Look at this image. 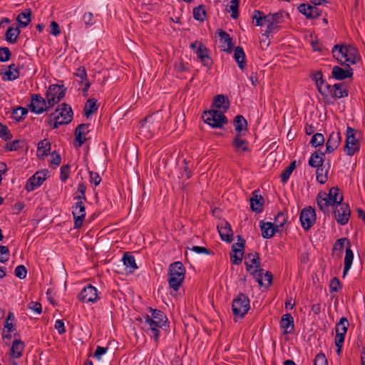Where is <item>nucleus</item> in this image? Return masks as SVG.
Returning a JSON list of instances; mask_svg holds the SVG:
<instances>
[{"mask_svg":"<svg viewBox=\"0 0 365 365\" xmlns=\"http://www.w3.org/2000/svg\"><path fill=\"white\" fill-rule=\"evenodd\" d=\"M148 309L150 314L143 316L144 330L158 341L160 337L159 329L165 326L168 319L161 310L152 307H149Z\"/></svg>","mask_w":365,"mask_h":365,"instance_id":"nucleus-1","label":"nucleus"},{"mask_svg":"<svg viewBox=\"0 0 365 365\" xmlns=\"http://www.w3.org/2000/svg\"><path fill=\"white\" fill-rule=\"evenodd\" d=\"M331 53L333 57L345 66L354 65L361 60V56L357 48L349 44H336L333 47Z\"/></svg>","mask_w":365,"mask_h":365,"instance_id":"nucleus-2","label":"nucleus"},{"mask_svg":"<svg viewBox=\"0 0 365 365\" xmlns=\"http://www.w3.org/2000/svg\"><path fill=\"white\" fill-rule=\"evenodd\" d=\"M343 201V195L340 192L339 188L331 187L329 193L326 192H319L317 197V202L320 209L324 213L329 212V207L330 206L334 207L339 205Z\"/></svg>","mask_w":365,"mask_h":365,"instance_id":"nucleus-3","label":"nucleus"},{"mask_svg":"<svg viewBox=\"0 0 365 365\" xmlns=\"http://www.w3.org/2000/svg\"><path fill=\"white\" fill-rule=\"evenodd\" d=\"M73 110L71 107L63 103L56 109L55 112L48 115L47 123L53 129L60 125L68 124L73 119Z\"/></svg>","mask_w":365,"mask_h":365,"instance_id":"nucleus-4","label":"nucleus"},{"mask_svg":"<svg viewBox=\"0 0 365 365\" xmlns=\"http://www.w3.org/2000/svg\"><path fill=\"white\" fill-rule=\"evenodd\" d=\"M319 92L326 102H328L330 98L339 99L349 95V91L345 85L335 83L331 86L328 83H323L322 81L319 83Z\"/></svg>","mask_w":365,"mask_h":365,"instance_id":"nucleus-5","label":"nucleus"},{"mask_svg":"<svg viewBox=\"0 0 365 365\" xmlns=\"http://www.w3.org/2000/svg\"><path fill=\"white\" fill-rule=\"evenodd\" d=\"M185 276V268L181 262H175L169 266L168 282L174 291L181 287Z\"/></svg>","mask_w":365,"mask_h":365,"instance_id":"nucleus-6","label":"nucleus"},{"mask_svg":"<svg viewBox=\"0 0 365 365\" xmlns=\"http://www.w3.org/2000/svg\"><path fill=\"white\" fill-rule=\"evenodd\" d=\"M246 269L262 284V269L260 267V260L258 253H250L245 257Z\"/></svg>","mask_w":365,"mask_h":365,"instance_id":"nucleus-7","label":"nucleus"},{"mask_svg":"<svg viewBox=\"0 0 365 365\" xmlns=\"http://www.w3.org/2000/svg\"><path fill=\"white\" fill-rule=\"evenodd\" d=\"M250 308L249 297L243 294H239L234 298L232 303V311L235 317L244 318Z\"/></svg>","mask_w":365,"mask_h":365,"instance_id":"nucleus-8","label":"nucleus"},{"mask_svg":"<svg viewBox=\"0 0 365 365\" xmlns=\"http://www.w3.org/2000/svg\"><path fill=\"white\" fill-rule=\"evenodd\" d=\"M202 118L206 123L215 128H222L228 122L224 113L217 110L205 112Z\"/></svg>","mask_w":365,"mask_h":365,"instance_id":"nucleus-9","label":"nucleus"},{"mask_svg":"<svg viewBox=\"0 0 365 365\" xmlns=\"http://www.w3.org/2000/svg\"><path fill=\"white\" fill-rule=\"evenodd\" d=\"M349 325V321L347 318L344 317H341L339 322H337L336 324V336L334 339V344L336 346L337 354H341Z\"/></svg>","mask_w":365,"mask_h":365,"instance_id":"nucleus-10","label":"nucleus"},{"mask_svg":"<svg viewBox=\"0 0 365 365\" xmlns=\"http://www.w3.org/2000/svg\"><path fill=\"white\" fill-rule=\"evenodd\" d=\"M357 130L349 126L346 128V141L344 145V152L347 155L352 156L360 149L359 141L356 139Z\"/></svg>","mask_w":365,"mask_h":365,"instance_id":"nucleus-11","label":"nucleus"},{"mask_svg":"<svg viewBox=\"0 0 365 365\" xmlns=\"http://www.w3.org/2000/svg\"><path fill=\"white\" fill-rule=\"evenodd\" d=\"M66 89L63 86L56 84L51 85L46 94L48 107H53L59 103L65 96Z\"/></svg>","mask_w":365,"mask_h":365,"instance_id":"nucleus-12","label":"nucleus"},{"mask_svg":"<svg viewBox=\"0 0 365 365\" xmlns=\"http://www.w3.org/2000/svg\"><path fill=\"white\" fill-rule=\"evenodd\" d=\"M289 14L283 11H280L274 14H268L269 27L264 31V35L269 36V34L277 31L280 24L284 21V17L288 16Z\"/></svg>","mask_w":365,"mask_h":365,"instance_id":"nucleus-13","label":"nucleus"},{"mask_svg":"<svg viewBox=\"0 0 365 365\" xmlns=\"http://www.w3.org/2000/svg\"><path fill=\"white\" fill-rule=\"evenodd\" d=\"M301 225L304 230H309L316 222V212L311 206L302 210L299 215Z\"/></svg>","mask_w":365,"mask_h":365,"instance_id":"nucleus-14","label":"nucleus"},{"mask_svg":"<svg viewBox=\"0 0 365 365\" xmlns=\"http://www.w3.org/2000/svg\"><path fill=\"white\" fill-rule=\"evenodd\" d=\"M31 101L29 107L30 110L35 114H41L52 107H48L47 99H44L39 94L31 95Z\"/></svg>","mask_w":365,"mask_h":365,"instance_id":"nucleus-15","label":"nucleus"},{"mask_svg":"<svg viewBox=\"0 0 365 365\" xmlns=\"http://www.w3.org/2000/svg\"><path fill=\"white\" fill-rule=\"evenodd\" d=\"M78 298L86 303H96L100 299L97 289L91 284L85 286L79 293Z\"/></svg>","mask_w":365,"mask_h":365,"instance_id":"nucleus-16","label":"nucleus"},{"mask_svg":"<svg viewBox=\"0 0 365 365\" xmlns=\"http://www.w3.org/2000/svg\"><path fill=\"white\" fill-rule=\"evenodd\" d=\"M72 215L73 217V227L80 228L84 221L86 212L83 201H76L72 206Z\"/></svg>","mask_w":365,"mask_h":365,"instance_id":"nucleus-17","label":"nucleus"},{"mask_svg":"<svg viewBox=\"0 0 365 365\" xmlns=\"http://www.w3.org/2000/svg\"><path fill=\"white\" fill-rule=\"evenodd\" d=\"M47 170L36 172L26 182L25 188L28 192H31L40 187L47 178Z\"/></svg>","mask_w":365,"mask_h":365,"instance_id":"nucleus-18","label":"nucleus"},{"mask_svg":"<svg viewBox=\"0 0 365 365\" xmlns=\"http://www.w3.org/2000/svg\"><path fill=\"white\" fill-rule=\"evenodd\" d=\"M234 151L239 155H244L251 152L249 142L242 138V134H237L232 142Z\"/></svg>","mask_w":365,"mask_h":365,"instance_id":"nucleus-19","label":"nucleus"},{"mask_svg":"<svg viewBox=\"0 0 365 365\" xmlns=\"http://www.w3.org/2000/svg\"><path fill=\"white\" fill-rule=\"evenodd\" d=\"M317 6L314 4L312 6L309 4H301L297 9L299 12L305 16L307 19H314L322 15V11Z\"/></svg>","mask_w":365,"mask_h":365,"instance_id":"nucleus-20","label":"nucleus"},{"mask_svg":"<svg viewBox=\"0 0 365 365\" xmlns=\"http://www.w3.org/2000/svg\"><path fill=\"white\" fill-rule=\"evenodd\" d=\"M339 205V208L334 210V215L336 222L341 225H344L349 222L351 210L347 204H341Z\"/></svg>","mask_w":365,"mask_h":365,"instance_id":"nucleus-21","label":"nucleus"},{"mask_svg":"<svg viewBox=\"0 0 365 365\" xmlns=\"http://www.w3.org/2000/svg\"><path fill=\"white\" fill-rule=\"evenodd\" d=\"M158 128V125H154L153 116L149 115L140 122V132L147 138L153 136Z\"/></svg>","mask_w":365,"mask_h":365,"instance_id":"nucleus-22","label":"nucleus"},{"mask_svg":"<svg viewBox=\"0 0 365 365\" xmlns=\"http://www.w3.org/2000/svg\"><path fill=\"white\" fill-rule=\"evenodd\" d=\"M219 235L222 240L230 242L232 240L233 232L230 223L226 220H222L217 226Z\"/></svg>","mask_w":365,"mask_h":365,"instance_id":"nucleus-23","label":"nucleus"},{"mask_svg":"<svg viewBox=\"0 0 365 365\" xmlns=\"http://www.w3.org/2000/svg\"><path fill=\"white\" fill-rule=\"evenodd\" d=\"M353 73V69L351 66H346L344 68H342L341 67L335 66L333 67L331 71L332 77L337 81L351 78Z\"/></svg>","mask_w":365,"mask_h":365,"instance_id":"nucleus-24","label":"nucleus"},{"mask_svg":"<svg viewBox=\"0 0 365 365\" xmlns=\"http://www.w3.org/2000/svg\"><path fill=\"white\" fill-rule=\"evenodd\" d=\"M341 141V136L339 131L332 132L326 143V153H333L340 145Z\"/></svg>","mask_w":365,"mask_h":365,"instance_id":"nucleus-25","label":"nucleus"},{"mask_svg":"<svg viewBox=\"0 0 365 365\" xmlns=\"http://www.w3.org/2000/svg\"><path fill=\"white\" fill-rule=\"evenodd\" d=\"M89 132V124H80L75 130V140L77 147L80 148L83 145L86 140V135Z\"/></svg>","mask_w":365,"mask_h":365,"instance_id":"nucleus-26","label":"nucleus"},{"mask_svg":"<svg viewBox=\"0 0 365 365\" xmlns=\"http://www.w3.org/2000/svg\"><path fill=\"white\" fill-rule=\"evenodd\" d=\"M279 327L283 329L284 334L292 333L294 329V319L290 314H285L282 315L280 322Z\"/></svg>","mask_w":365,"mask_h":365,"instance_id":"nucleus-27","label":"nucleus"},{"mask_svg":"<svg viewBox=\"0 0 365 365\" xmlns=\"http://www.w3.org/2000/svg\"><path fill=\"white\" fill-rule=\"evenodd\" d=\"M197 57L200 59L201 63L205 66L210 68L212 64V61L209 56V50L205 46H200L195 51Z\"/></svg>","mask_w":365,"mask_h":365,"instance_id":"nucleus-28","label":"nucleus"},{"mask_svg":"<svg viewBox=\"0 0 365 365\" xmlns=\"http://www.w3.org/2000/svg\"><path fill=\"white\" fill-rule=\"evenodd\" d=\"M220 36V48L221 51L230 53L232 51V47L233 46L232 38L230 35L223 31H219Z\"/></svg>","mask_w":365,"mask_h":365,"instance_id":"nucleus-29","label":"nucleus"},{"mask_svg":"<svg viewBox=\"0 0 365 365\" xmlns=\"http://www.w3.org/2000/svg\"><path fill=\"white\" fill-rule=\"evenodd\" d=\"M324 155L325 153L319 150L314 151L309 160V165L317 168L322 167Z\"/></svg>","mask_w":365,"mask_h":365,"instance_id":"nucleus-30","label":"nucleus"},{"mask_svg":"<svg viewBox=\"0 0 365 365\" xmlns=\"http://www.w3.org/2000/svg\"><path fill=\"white\" fill-rule=\"evenodd\" d=\"M268 15H265L262 11L255 10L252 14V21L257 26H266L269 27Z\"/></svg>","mask_w":365,"mask_h":365,"instance_id":"nucleus-31","label":"nucleus"},{"mask_svg":"<svg viewBox=\"0 0 365 365\" xmlns=\"http://www.w3.org/2000/svg\"><path fill=\"white\" fill-rule=\"evenodd\" d=\"M260 229L264 238H270L279 230L272 222H261Z\"/></svg>","mask_w":365,"mask_h":365,"instance_id":"nucleus-32","label":"nucleus"},{"mask_svg":"<svg viewBox=\"0 0 365 365\" xmlns=\"http://www.w3.org/2000/svg\"><path fill=\"white\" fill-rule=\"evenodd\" d=\"M122 261L123 262V264L125 266L126 269H128V272L130 273L134 272V271L138 269L135 259L130 252L124 253L122 257Z\"/></svg>","mask_w":365,"mask_h":365,"instance_id":"nucleus-33","label":"nucleus"},{"mask_svg":"<svg viewBox=\"0 0 365 365\" xmlns=\"http://www.w3.org/2000/svg\"><path fill=\"white\" fill-rule=\"evenodd\" d=\"M24 350V343L19 339H16L13 341L12 346L10 349V355L13 358H20Z\"/></svg>","mask_w":365,"mask_h":365,"instance_id":"nucleus-34","label":"nucleus"},{"mask_svg":"<svg viewBox=\"0 0 365 365\" xmlns=\"http://www.w3.org/2000/svg\"><path fill=\"white\" fill-rule=\"evenodd\" d=\"M234 58L239 68L244 71L246 67L245 53L241 46H237L234 51Z\"/></svg>","mask_w":365,"mask_h":365,"instance_id":"nucleus-35","label":"nucleus"},{"mask_svg":"<svg viewBox=\"0 0 365 365\" xmlns=\"http://www.w3.org/2000/svg\"><path fill=\"white\" fill-rule=\"evenodd\" d=\"M212 106L226 111L230 107V101L228 98L224 95H217L214 98Z\"/></svg>","mask_w":365,"mask_h":365,"instance_id":"nucleus-36","label":"nucleus"},{"mask_svg":"<svg viewBox=\"0 0 365 365\" xmlns=\"http://www.w3.org/2000/svg\"><path fill=\"white\" fill-rule=\"evenodd\" d=\"M354 259V253L352 250H351V247H347L346 248L345 252V257H344V269H343V278L346 277L348 272L351 267L352 262Z\"/></svg>","mask_w":365,"mask_h":365,"instance_id":"nucleus-37","label":"nucleus"},{"mask_svg":"<svg viewBox=\"0 0 365 365\" xmlns=\"http://www.w3.org/2000/svg\"><path fill=\"white\" fill-rule=\"evenodd\" d=\"M4 81H14L19 77V71L15 64H11L8 66L6 71L3 73Z\"/></svg>","mask_w":365,"mask_h":365,"instance_id":"nucleus-38","label":"nucleus"},{"mask_svg":"<svg viewBox=\"0 0 365 365\" xmlns=\"http://www.w3.org/2000/svg\"><path fill=\"white\" fill-rule=\"evenodd\" d=\"M233 123L235 130L237 132V134H242V131H247V122L242 115H238L235 116Z\"/></svg>","mask_w":365,"mask_h":365,"instance_id":"nucleus-39","label":"nucleus"},{"mask_svg":"<svg viewBox=\"0 0 365 365\" xmlns=\"http://www.w3.org/2000/svg\"><path fill=\"white\" fill-rule=\"evenodd\" d=\"M51 144L50 143L44 139L40 141L38 144L37 155L39 158L43 159L50 152Z\"/></svg>","mask_w":365,"mask_h":365,"instance_id":"nucleus-40","label":"nucleus"},{"mask_svg":"<svg viewBox=\"0 0 365 365\" xmlns=\"http://www.w3.org/2000/svg\"><path fill=\"white\" fill-rule=\"evenodd\" d=\"M21 33L19 27H9L5 34V40L9 43H15Z\"/></svg>","mask_w":365,"mask_h":365,"instance_id":"nucleus-41","label":"nucleus"},{"mask_svg":"<svg viewBox=\"0 0 365 365\" xmlns=\"http://www.w3.org/2000/svg\"><path fill=\"white\" fill-rule=\"evenodd\" d=\"M31 13L30 10H26L20 13L16 17V21L18 22L19 26L21 28L26 27L31 22Z\"/></svg>","mask_w":365,"mask_h":365,"instance_id":"nucleus-42","label":"nucleus"},{"mask_svg":"<svg viewBox=\"0 0 365 365\" xmlns=\"http://www.w3.org/2000/svg\"><path fill=\"white\" fill-rule=\"evenodd\" d=\"M232 252H233V254L230 255L232 263L237 265L240 264L243 258V250H242V249H237L236 245H232Z\"/></svg>","mask_w":365,"mask_h":365,"instance_id":"nucleus-43","label":"nucleus"},{"mask_svg":"<svg viewBox=\"0 0 365 365\" xmlns=\"http://www.w3.org/2000/svg\"><path fill=\"white\" fill-rule=\"evenodd\" d=\"M263 198L261 195H254L250 199V207L257 212H260L262 210Z\"/></svg>","mask_w":365,"mask_h":365,"instance_id":"nucleus-44","label":"nucleus"},{"mask_svg":"<svg viewBox=\"0 0 365 365\" xmlns=\"http://www.w3.org/2000/svg\"><path fill=\"white\" fill-rule=\"evenodd\" d=\"M239 0H230L227 5L226 10L227 12L231 13L232 19H237L239 16Z\"/></svg>","mask_w":365,"mask_h":365,"instance_id":"nucleus-45","label":"nucleus"},{"mask_svg":"<svg viewBox=\"0 0 365 365\" xmlns=\"http://www.w3.org/2000/svg\"><path fill=\"white\" fill-rule=\"evenodd\" d=\"M98 110V106L96 103V100L94 98L88 99L84 107L85 115L86 117L90 116L91 114L94 113Z\"/></svg>","mask_w":365,"mask_h":365,"instance_id":"nucleus-46","label":"nucleus"},{"mask_svg":"<svg viewBox=\"0 0 365 365\" xmlns=\"http://www.w3.org/2000/svg\"><path fill=\"white\" fill-rule=\"evenodd\" d=\"M296 168V161H293L292 163H290V165L287 167L284 171L282 172V173L280 175V178H281V182L284 184L286 183L291 174L292 173V172L294 171V170Z\"/></svg>","mask_w":365,"mask_h":365,"instance_id":"nucleus-47","label":"nucleus"},{"mask_svg":"<svg viewBox=\"0 0 365 365\" xmlns=\"http://www.w3.org/2000/svg\"><path fill=\"white\" fill-rule=\"evenodd\" d=\"M344 247H346V248L347 247H351L349 240L346 237H343V238H340V239L337 240L335 242L334 247H333V253L334 254L337 251L341 252Z\"/></svg>","mask_w":365,"mask_h":365,"instance_id":"nucleus-48","label":"nucleus"},{"mask_svg":"<svg viewBox=\"0 0 365 365\" xmlns=\"http://www.w3.org/2000/svg\"><path fill=\"white\" fill-rule=\"evenodd\" d=\"M27 113L28 110L26 108L17 107L16 108L13 109L12 117L15 120L19 122L25 118Z\"/></svg>","mask_w":365,"mask_h":365,"instance_id":"nucleus-49","label":"nucleus"},{"mask_svg":"<svg viewBox=\"0 0 365 365\" xmlns=\"http://www.w3.org/2000/svg\"><path fill=\"white\" fill-rule=\"evenodd\" d=\"M193 18L199 21H203L206 18V11L203 5H200L193 9Z\"/></svg>","mask_w":365,"mask_h":365,"instance_id":"nucleus-50","label":"nucleus"},{"mask_svg":"<svg viewBox=\"0 0 365 365\" xmlns=\"http://www.w3.org/2000/svg\"><path fill=\"white\" fill-rule=\"evenodd\" d=\"M287 217L286 214L282 212H279L277 215L274 217V225L276 227L277 230L280 227H283V226L287 223Z\"/></svg>","mask_w":365,"mask_h":365,"instance_id":"nucleus-51","label":"nucleus"},{"mask_svg":"<svg viewBox=\"0 0 365 365\" xmlns=\"http://www.w3.org/2000/svg\"><path fill=\"white\" fill-rule=\"evenodd\" d=\"M324 142V137L323 134L319 133H317L314 134L310 140L311 145L314 148H317L319 145H323Z\"/></svg>","mask_w":365,"mask_h":365,"instance_id":"nucleus-52","label":"nucleus"},{"mask_svg":"<svg viewBox=\"0 0 365 365\" xmlns=\"http://www.w3.org/2000/svg\"><path fill=\"white\" fill-rule=\"evenodd\" d=\"M272 282V274L269 271L264 272V269H262V284L258 282L259 285L260 287L265 286L269 287Z\"/></svg>","mask_w":365,"mask_h":365,"instance_id":"nucleus-53","label":"nucleus"},{"mask_svg":"<svg viewBox=\"0 0 365 365\" xmlns=\"http://www.w3.org/2000/svg\"><path fill=\"white\" fill-rule=\"evenodd\" d=\"M74 75L76 77L78 78L81 80L80 83L82 85L84 83V82L88 81L87 72L84 67L81 66L78 68L76 72L74 73Z\"/></svg>","mask_w":365,"mask_h":365,"instance_id":"nucleus-54","label":"nucleus"},{"mask_svg":"<svg viewBox=\"0 0 365 365\" xmlns=\"http://www.w3.org/2000/svg\"><path fill=\"white\" fill-rule=\"evenodd\" d=\"M86 185L83 182L79 183L78 185V192L79 194L77 196L74 197V200H76L77 201L86 200Z\"/></svg>","mask_w":365,"mask_h":365,"instance_id":"nucleus-55","label":"nucleus"},{"mask_svg":"<svg viewBox=\"0 0 365 365\" xmlns=\"http://www.w3.org/2000/svg\"><path fill=\"white\" fill-rule=\"evenodd\" d=\"M327 170L324 173V169L322 167L317 168L316 171L317 180L320 184H324L327 180Z\"/></svg>","mask_w":365,"mask_h":365,"instance_id":"nucleus-56","label":"nucleus"},{"mask_svg":"<svg viewBox=\"0 0 365 365\" xmlns=\"http://www.w3.org/2000/svg\"><path fill=\"white\" fill-rule=\"evenodd\" d=\"M11 56V52L7 47L0 48V61L6 62L8 61Z\"/></svg>","mask_w":365,"mask_h":365,"instance_id":"nucleus-57","label":"nucleus"},{"mask_svg":"<svg viewBox=\"0 0 365 365\" xmlns=\"http://www.w3.org/2000/svg\"><path fill=\"white\" fill-rule=\"evenodd\" d=\"M341 288V282L337 277L331 279L329 284L330 293L336 292Z\"/></svg>","mask_w":365,"mask_h":365,"instance_id":"nucleus-58","label":"nucleus"},{"mask_svg":"<svg viewBox=\"0 0 365 365\" xmlns=\"http://www.w3.org/2000/svg\"><path fill=\"white\" fill-rule=\"evenodd\" d=\"M9 259V250L8 247L0 245V262L4 263Z\"/></svg>","mask_w":365,"mask_h":365,"instance_id":"nucleus-59","label":"nucleus"},{"mask_svg":"<svg viewBox=\"0 0 365 365\" xmlns=\"http://www.w3.org/2000/svg\"><path fill=\"white\" fill-rule=\"evenodd\" d=\"M14 274L18 278L25 279L27 274V270L24 265H19L15 268Z\"/></svg>","mask_w":365,"mask_h":365,"instance_id":"nucleus-60","label":"nucleus"},{"mask_svg":"<svg viewBox=\"0 0 365 365\" xmlns=\"http://www.w3.org/2000/svg\"><path fill=\"white\" fill-rule=\"evenodd\" d=\"M0 138L6 140L11 138V134L8 127L0 123Z\"/></svg>","mask_w":365,"mask_h":365,"instance_id":"nucleus-61","label":"nucleus"},{"mask_svg":"<svg viewBox=\"0 0 365 365\" xmlns=\"http://www.w3.org/2000/svg\"><path fill=\"white\" fill-rule=\"evenodd\" d=\"M70 173V166L68 165H63L60 170V178L63 182H66L68 178Z\"/></svg>","mask_w":365,"mask_h":365,"instance_id":"nucleus-62","label":"nucleus"},{"mask_svg":"<svg viewBox=\"0 0 365 365\" xmlns=\"http://www.w3.org/2000/svg\"><path fill=\"white\" fill-rule=\"evenodd\" d=\"M83 20L87 26H93L95 24L93 15L91 12H86L83 16Z\"/></svg>","mask_w":365,"mask_h":365,"instance_id":"nucleus-63","label":"nucleus"},{"mask_svg":"<svg viewBox=\"0 0 365 365\" xmlns=\"http://www.w3.org/2000/svg\"><path fill=\"white\" fill-rule=\"evenodd\" d=\"M314 365H328L325 355L322 353L318 354L314 359Z\"/></svg>","mask_w":365,"mask_h":365,"instance_id":"nucleus-64","label":"nucleus"}]
</instances>
